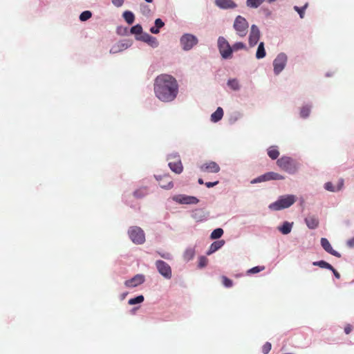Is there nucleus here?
Masks as SVG:
<instances>
[{
	"instance_id": "obj_39",
	"label": "nucleus",
	"mask_w": 354,
	"mask_h": 354,
	"mask_svg": "<svg viewBox=\"0 0 354 354\" xmlns=\"http://www.w3.org/2000/svg\"><path fill=\"white\" fill-rule=\"evenodd\" d=\"M207 263H208V259L205 257L201 256L198 259V267L200 268H203L207 265Z\"/></svg>"
},
{
	"instance_id": "obj_47",
	"label": "nucleus",
	"mask_w": 354,
	"mask_h": 354,
	"mask_svg": "<svg viewBox=\"0 0 354 354\" xmlns=\"http://www.w3.org/2000/svg\"><path fill=\"white\" fill-rule=\"evenodd\" d=\"M164 24V22L160 19H156L155 21V26L158 28H162Z\"/></svg>"
},
{
	"instance_id": "obj_34",
	"label": "nucleus",
	"mask_w": 354,
	"mask_h": 354,
	"mask_svg": "<svg viewBox=\"0 0 354 354\" xmlns=\"http://www.w3.org/2000/svg\"><path fill=\"white\" fill-rule=\"evenodd\" d=\"M144 301V297L142 295H139L135 298L130 299L128 301L129 305H134L137 304H140Z\"/></svg>"
},
{
	"instance_id": "obj_19",
	"label": "nucleus",
	"mask_w": 354,
	"mask_h": 354,
	"mask_svg": "<svg viewBox=\"0 0 354 354\" xmlns=\"http://www.w3.org/2000/svg\"><path fill=\"white\" fill-rule=\"evenodd\" d=\"M344 179L340 178L338 180L337 185L336 187L333 186V183L330 182H328L325 184L324 187L326 190L329 192H337L339 191L344 186Z\"/></svg>"
},
{
	"instance_id": "obj_25",
	"label": "nucleus",
	"mask_w": 354,
	"mask_h": 354,
	"mask_svg": "<svg viewBox=\"0 0 354 354\" xmlns=\"http://www.w3.org/2000/svg\"><path fill=\"white\" fill-rule=\"evenodd\" d=\"M266 50L264 48V43L261 42L259 44V46H258V48H257V50L256 53V57L257 59H262L266 56Z\"/></svg>"
},
{
	"instance_id": "obj_23",
	"label": "nucleus",
	"mask_w": 354,
	"mask_h": 354,
	"mask_svg": "<svg viewBox=\"0 0 354 354\" xmlns=\"http://www.w3.org/2000/svg\"><path fill=\"white\" fill-rule=\"evenodd\" d=\"M292 227V223L286 221L283 223L282 226L279 227L278 229L283 234H288L291 232Z\"/></svg>"
},
{
	"instance_id": "obj_33",
	"label": "nucleus",
	"mask_w": 354,
	"mask_h": 354,
	"mask_svg": "<svg viewBox=\"0 0 354 354\" xmlns=\"http://www.w3.org/2000/svg\"><path fill=\"white\" fill-rule=\"evenodd\" d=\"M223 234V230L221 228H216L211 233L210 237L212 239H219Z\"/></svg>"
},
{
	"instance_id": "obj_31",
	"label": "nucleus",
	"mask_w": 354,
	"mask_h": 354,
	"mask_svg": "<svg viewBox=\"0 0 354 354\" xmlns=\"http://www.w3.org/2000/svg\"><path fill=\"white\" fill-rule=\"evenodd\" d=\"M265 0H247V6L250 8H258Z\"/></svg>"
},
{
	"instance_id": "obj_48",
	"label": "nucleus",
	"mask_w": 354,
	"mask_h": 354,
	"mask_svg": "<svg viewBox=\"0 0 354 354\" xmlns=\"http://www.w3.org/2000/svg\"><path fill=\"white\" fill-rule=\"evenodd\" d=\"M158 254H159L161 257H162V258H164V259H171V255H170V254H169V253H168V252H163V253H161V252H158Z\"/></svg>"
},
{
	"instance_id": "obj_37",
	"label": "nucleus",
	"mask_w": 354,
	"mask_h": 354,
	"mask_svg": "<svg viewBox=\"0 0 354 354\" xmlns=\"http://www.w3.org/2000/svg\"><path fill=\"white\" fill-rule=\"evenodd\" d=\"M310 112V107H308L307 106H303L300 111V115L301 118H306L309 115Z\"/></svg>"
},
{
	"instance_id": "obj_20",
	"label": "nucleus",
	"mask_w": 354,
	"mask_h": 354,
	"mask_svg": "<svg viewBox=\"0 0 354 354\" xmlns=\"http://www.w3.org/2000/svg\"><path fill=\"white\" fill-rule=\"evenodd\" d=\"M305 222L310 229H315L319 225V220L315 216H308L305 218Z\"/></svg>"
},
{
	"instance_id": "obj_12",
	"label": "nucleus",
	"mask_w": 354,
	"mask_h": 354,
	"mask_svg": "<svg viewBox=\"0 0 354 354\" xmlns=\"http://www.w3.org/2000/svg\"><path fill=\"white\" fill-rule=\"evenodd\" d=\"M173 200L180 204H196L198 203V199L194 196L176 195L174 196Z\"/></svg>"
},
{
	"instance_id": "obj_9",
	"label": "nucleus",
	"mask_w": 354,
	"mask_h": 354,
	"mask_svg": "<svg viewBox=\"0 0 354 354\" xmlns=\"http://www.w3.org/2000/svg\"><path fill=\"white\" fill-rule=\"evenodd\" d=\"M287 62V56L284 53H279L273 62L274 72L279 74L285 68Z\"/></svg>"
},
{
	"instance_id": "obj_40",
	"label": "nucleus",
	"mask_w": 354,
	"mask_h": 354,
	"mask_svg": "<svg viewBox=\"0 0 354 354\" xmlns=\"http://www.w3.org/2000/svg\"><path fill=\"white\" fill-rule=\"evenodd\" d=\"M268 181L266 174H264L251 181L252 184Z\"/></svg>"
},
{
	"instance_id": "obj_8",
	"label": "nucleus",
	"mask_w": 354,
	"mask_h": 354,
	"mask_svg": "<svg viewBox=\"0 0 354 354\" xmlns=\"http://www.w3.org/2000/svg\"><path fill=\"white\" fill-rule=\"evenodd\" d=\"M198 43V39L193 35L185 34L180 38V44L183 48L189 50Z\"/></svg>"
},
{
	"instance_id": "obj_32",
	"label": "nucleus",
	"mask_w": 354,
	"mask_h": 354,
	"mask_svg": "<svg viewBox=\"0 0 354 354\" xmlns=\"http://www.w3.org/2000/svg\"><path fill=\"white\" fill-rule=\"evenodd\" d=\"M308 3H306L305 5L301 8H299L297 6H294V10L298 12L300 18L303 19L304 17L305 10L308 8Z\"/></svg>"
},
{
	"instance_id": "obj_30",
	"label": "nucleus",
	"mask_w": 354,
	"mask_h": 354,
	"mask_svg": "<svg viewBox=\"0 0 354 354\" xmlns=\"http://www.w3.org/2000/svg\"><path fill=\"white\" fill-rule=\"evenodd\" d=\"M313 264L314 266H319L322 268H326V269H328V270L333 269V266L330 263H328L326 261H323V260L319 261H315L313 263Z\"/></svg>"
},
{
	"instance_id": "obj_36",
	"label": "nucleus",
	"mask_w": 354,
	"mask_h": 354,
	"mask_svg": "<svg viewBox=\"0 0 354 354\" xmlns=\"http://www.w3.org/2000/svg\"><path fill=\"white\" fill-rule=\"evenodd\" d=\"M142 32V28L139 24H137V25L131 27V32L132 34H134L136 35H141Z\"/></svg>"
},
{
	"instance_id": "obj_51",
	"label": "nucleus",
	"mask_w": 354,
	"mask_h": 354,
	"mask_svg": "<svg viewBox=\"0 0 354 354\" xmlns=\"http://www.w3.org/2000/svg\"><path fill=\"white\" fill-rule=\"evenodd\" d=\"M330 270H331L335 277L337 278V279H339L340 278V274L333 267V269H330Z\"/></svg>"
},
{
	"instance_id": "obj_1",
	"label": "nucleus",
	"mask_w": 354,
	"mask_h": 354,
	"mask_svg": "<svg viewBox=\"0 0 354 354\" xmlns=\"http://www.w3.org/2000/svg\"><path fill=\"white\" fill-rule=\"evenodd\" d=\"M153 90L158 100L164 102H170L177 97L178 84L173 76L161 74L155 79Z\"/></svg>"
},
{
	"instance_id": "obj_24",
	"label": "nucleus",
	"mask_w": 354,
	"mask_h": 354,
	"mask_svg": "<svg viewBox=\"0 0 354 354\" xmlns=\"http://www.w3.org/2000/svg\"><path fill=\"white\" fill-rule=\"evenodd\" d=\"M268 155L272 160L277 159L279 156V151L277 147L275 146L269 147L268 149Z\"/></svg>"
},
{
	"instance_id": "obj_14",
	"label": "nucleus",
	"mask_w": 354,
	"mask_h": 354,
	"mask_svg": "<svg viewBox=\"0 0 354 354\" xmlns=\"http://www.w3.org/2000/svg\"><path fill=\"white\" fill-rule=\"evenodd\" d=\"M260 31L256 25L251 26V30L249 35V44L250 46H254L259 40Z\"/></svg>"
},
{
	"instance_id": "obj_44",
	"label": "nucleus",
	"mask_w": 354,
	"mask_h": 354,
	"mask_svg": "<svg viewBox=\"0 0 354 354\" xmlns=\"http://www.w3.org/2000/svg\"><path fill=\"white\" fill-rule=\"evenodd\" d=\"M272 348V345L270 342H266L263 346H262V352L263 354H268Z\"/></svg>"
},
{
	"instance_id": "obj_38",
	"label": "nucleus",
	"mask_w": 354,
	"mask_h": 354,
	"mask_svg": "<svg viewBox=\"0 0 354 354\" xmlns=\"http://www.w3.org/2000/svg\"><path fill=\"white\" fill-rule=\"evenodd\" d=\"M222 283L223 286L226 288H230L233 286V281L230 279L227 278L225 276H223L221 277Z\"/></svg>"
},
{
	"instance_id": "obj_28",
	"label": "nucleus",
	"mask_w": 354,
	"mask_h": 354,
	"mask_svg": "<svg viewBox=\"0 0 354 354\" xmlns=\"http://www.w3.org/2000/svg\"><path fill=\"white\" fill-rule=\"evenodd\" d=\"M195 256V250L193 248H188L185 250L183 257L184 259L189 261Z\"/></svg>"
},
{
	"instance_id": "obj_17",
	"label": "nucleus",
	"mask_w": 354,
	"mask_h": 354,
	"mask_svg": "<svg viewBox=\"0 0 354 354\" xmlns=\"http://www.w3.org/2000/svg\"><path fill=\"white\" fill-rule=\"evenodd\" d=\"M137 39L142 40L147 44H149L151 46L156 48L158 45V42L157 39L149 35L148 33H145L143 35H141L139 37H136Z\"/></svg>"
},
{
	"instance_id": "obj_13",
	"label": "nucleus",
	"mask_w": 354,
	"mask_h": 354,
	"mask_svg": "<svg viewBox=\"0 0 354 354\" xmlns=\"http://www.w3.org/2000/svg\"><path fill=\"white\" fill-rule=\"evenodd\" d=\"M200 169L203 172L218 173L220 171V167L216 162L210 161L201 165Z\"/></svg>"
},
{
	"instance_id": "obj_16",
	"label": "nucleus",
	"mask_w": 354,
	"mask_h": 354,
	"mask_svg": "<svg viewBox=\"0 0 354 354\" xmlns=\"http://www.w3.org/2000/svg\"><path fill=\"white\" fill-rule=\"evenodd\" d=\"M321 245H322V248L329 254H330L336 257H338V258L341 257V254L339 252H337V251H335V250H333V248H332L330 243H329V241H328L327 239L322 238L321 239Z\"/></svg>"
},
{
	"instance_id": "obj_26",
	"label": "nucleus",
	"mask_w": 354,
	"mask_h": 354,
	"mask_svg": "<svg viewBox=\"0 0 354 354\" xmlns=\"http://www.w3.org/2000/svg\"><path fill=\"white\" fill-rule=\"evenodd\" d=\"M267 176L268 181L271 180H283L285 178L283 176L273 171L266 173Z\"/></svg>"
},
{
	"instance_id": "obj_5",
	"label": "nucleus",
	"mask_w": 354,
	"mask_h": 354,
	"mask_svg": "<svg viewBox=\"0 0 354 354\" xmlns=\"http://www.w3.org/2000/svg\"><path fill=\"white\" fill-rule=\"evenodd\" d=\"M218 48L219 52L224 59H230L232 57V48L228 41L223 37H219L218 39Z\"/></svg>"
},
{
	"instance_id": "obj_54",
	"label": "nucleus",
	"mask_w": 354,
	"mask_h": 354,
	"mask_svg": "<svg viewBox=\"0 0 354 354\" xmlns=\"http://www.w3.org/2000/svg\"><path fill=\"white\" fill-rule=\"evenodd\" d=\"M198 183H199V184H201V185L203 184V179H202V178H199V179H198Z\"/></svg>"
},
{
	"instance_id": "obj_42",
	"label": "nucleus",
	"mask_w": 354,
	"mask_h": 354,
	"mask_svg": "<svg viewBox=\"0 0 354 354\" xmlns=\"http://www.w3.org/2000/svg\"><path fill=\"white\" fill-rule=\"evenodd\" d=\"M264 270L263 266H256L250 269L248 272L249 274H256Z\"/></svg>"
},
{
	"instance_id": "obj_18",
	"label": "nucleus",
	"mask_w": 354,
	"mask_h": 354,
	"mask_svg": "<svg viewBox=\"0 0 354 354\" xmlns=\"http://www.w3.org/2000/svg\"><path fill=\"white\" fill-rule=\"evenodd\" d=\"M216 5L223 9L234 8L236 3L232 0H215Z\"/></svg>"
},
{
	"instance_id": "obj_57",
	"label": "nucleus",
	"mask_w": 354,
	"mask_h": 354,
	"mask_svg": "<svg viewBox=\"0 0 354 354\" xmlns=\"http://www.w3.org/2000/svg\"><path fill=\"white\" fill-rule=\"evenodd\" d=\"M126 295H127V294H123V295H122V299H124V298L125 297Z\"/></svg>"
},
{
	"instance_id": "obj_41",
	"label": "nucleus",
	"mask_w": 354,
	"mask_h": 354,
	"mask_svg": "<svg viewBox=\"0 0 354 354\" xmlns=\"http://www.w3.org/2000/svg\"><path fill=\"white\" fill-rule=\"evenodd\" d=\"M245 48V45L243 42H236L232 46V51L233 50H239L241 49H244Z\"/></svg>"
},
{
	"instance_id": "obj_56",
	"label": "nucleus",
	"mask_w": 354,
	"mask_h": 354,
	"mask_svg": "<svg viewBox=\"0 0 354 354\" xmlns=\"http://www.w3.org/2000/svg\"><path fill=\"white\" fill-rule=\"evenodd\" d=\"M145 1H147V3H151L153 2V0H145Z\"/></svg>"
},
{
	"instance_id": "obj_21",
	"label": "nucleus",
	"mask_w": 354,
	"mask_h": 354,
	"mask_svg": "<svg viewBox=\"0 0 354 354\" xmlns=\"http://www.w3.org/2000/svg\"><path fill=\"white\" fill-rule=\"evenodd\" d=\"M224 243L225 241L223 240H218L213 242L211 244L208 251L207 252V254L210 255L213 254L214 252L219 250L224 245Z\"/></svg>"
},
{
	"instance_id": "obj_11",
	"label": "nucleus",
	"mask_w": 354,
	"mask_h": 354,
	"mask_svg": "<svg viewBox=\"0 0 354 354\" xmlns=\"http://www.w3.org/2000/svg\"><path fill=\"white\" fill-rule=\"evenodd\" d=\"M145 278L143 274H138L131 279L125 281L124 285L127 288H135L142 284L145 282Z\"/></svg>"
},
{
	"instance_id": "obj_29",
	"label": "nucleus",
	"mask_w": 354,
	"mask_h": 354,
	"mask_svg": "<svg viewBox=\"0 0 354 354\" xmlns=\"http://www.w3.org/2000/svg\"><path fill=\"white\" fill-rule=\"evenodd\" d=\"M227 85L231 89L234 91H238L240 88L239 81L236 79L229 80L227 82Z\"/></svg>"
},
{
	"instance_id": "obj_27",
	"label": "nucleus",
	"mask_w": 354,
	"mask_h": 354,
	"mask_svg": "<svg viewBox=\"0 0 354 354\" xmlns=\"http://www.w3.org/2000/svg\"><path fill=\"white\" fill-rule=\"evenodd\" d=\"M123 17L128 24H132L134 21V15L131 11H125L123 13Z\"/></svg>"
},
{
	"instance_id": "obj_3",
	"label": "nucleus",
	"mask_w": 354,
	"mask_h": 354,
	"mask_svg": "<svg viewBox=\"0 0 354 354\" xmlns=\"http://www.w3.org/2000/svg\"><path fill=\"white\" fill-rule=\"evenodd\" d=\"M277 165L281 169L289 174H295L298 168V164L297 162L288 156H282L278 159Z\"/></svg>"
},
{
	"instance_id": "obj_7",
	"label": "nucleus",
	"mask_w": 354,
	"mask_h": 354,
	"mask_svg": "<svg viewBox=\"0 0 354 354\" xmlns=\"http://www.w3.org/2000/svg\"><path fill=\"white\" fill-rule=\"evenodd\" d=\"M156 266L158 272L167 279H170L172 277V272L170 266L162 260L156 261Z\"/></svg>"
},
{
	"instance_id": "obj_53",
	"label": "nucleus",
	"mask_w": 354,
	"mask_h": 354,
	"mask_svg": "<svg viewBox=\"0 0 354 354\" xmlns=\"http://www.w3.org/2000/svg\"><path fill=\"white\" fill-rule=\"evenodd\" d=\"M347 245L351 248L354 246V237L347 241Z\"/></svg>"
},
{
	"instance_id": "obj_22",
	"label": "nucleus",
	"mask_w": 354,
	"mask_h": 354,
	"mask_svg": "<svg viewBox=\"0 0 354 354\" xmlns=\"http://www.w3.org/2000/svg\"><path fill=\"white\" fill-rule=\"evenodd\" d=\"M223 116V109L221 107H218L217 109L211 115V120L214 122H217L222 119Z\"/></svg>"
},
{
	"instance_id": "obj_15",
	"label": "nucleus",
	"mask_w": 354,
	"mask_h": 354,
	"mask_svg": "<svg viewBox=\"0 0 354 354\" xmlns=\"http://www.w3.org/2000/svg\"><path fill=\"white\" fill-rule=\"evenodd\" d=\"M159 185L166 189H171L174 187V184L171 178L169 175H164L157 178Z\"/></svg>"
},
{
	"instance_id": "obj_6",
	"label": "nucleus",
	"mask_w": 354,
	"mask_h": 354,
	"mask_svg": "<svg viewBox=\"0 0 354 354\" xmlns=\"http://www.w3.org/2000/svg\"><path fill=\"white\" fill-rule=\"evenodd\" d=\"M234 28L237 32L238 35L243 37H245L248 32V23L247 22L246 19L241 17L238 16L235 19L234 23Z\"/></svg>"
},
{
	"instance_id": "obj_46",
	"label": "nucleus",
	"mask_w": 354,
	"mask_h": 354,
	"mask_svg": "<svg viewBox=\"0 0 354 354\" xmlns=\"http://www.w3.org/2000/svg\"><path fill=\"white\" fill-rule=\"evenodd\" d=\"M112 3L116 7H120L124 3V0H111Z\"/></svg>"
},
{
	"instance_id": "obj_10",
	"label": "nucleus",
	"mask_w": 354,
	"mask_h": 354,
	"mask_svg": "<svg viewBox=\"0 0 354 354\" xmlns=\"http://www.w3.org/2000/svg\"><path fill=\"white\" fill-rule=\"evenodd\" d=\"M169 160H170L169 162V167L171 171L176 174H180L183 170V167L179 156L176 154L170 155Z\"/></svg>"
},
{
	"instance_id": "obj_35",
	"label": "nucleus",
	"mask_w": 354,
	"mask_h": 354,
	"mask_svg": "<svg viewBox=\"0 0 354 354\" xmlns=\"http://www.w3.org/2000/svg\"><path fill=\"white\" fill-rule=\"evenodd\" d=\"M92 16V13L89 10H86L82 12L80 15V20L82 21H85L90 19Z\"/></svg>"
},
{
	"instance_id": "obj_49",
	"label": "nucleus",
	"mask_w": 354,
	"mask_h": 354,
	"mask_svg": "<svg viewBox=\"0 0 354 354\" xmlns=\"http://www.w3.org/2000/svg\"><path fill=\"white\" fill-rule=\"evenodd\" d=\"M218 183V181H216V182H207L205 183V185L208 188H210V187H212L214 186H215L216 185H217Z\"/></svg>"
},
{
	"instance_id": "obj_50",
	"label": "nucleus",
	"mask_w": 354,
	"mask_h": 354,
	"mask_svg": "<svg viewBox=\"0 0 354 354\" xmlns=\"http://www.w3.org/2000/svg\"><path fill=\"white\" fill-rule=\"evenodd\" d=\"M160 28H157L156 26H153V27H151L150 28V31L151 32L153 33V34H158L159 33L160 30H159Z\"/></svg>"
},
{
	"instance_id": "obj_4",
	"label": "nucleus",
	"mask_w": 354,
	"mask_h": 354,
	"mask_svg": "<svg viewBox=\"0 0 354 354\" xmlns=\"http://www.w3.org/2000/svg\"><path fill=\"white\" fill-rule=\"evenodd\" d=\"M131 240L136 244L140 245L145 241L144 231L138 226L131 227L128 231Z\"/></svg>"
},
{
	"instance_id": "obj_55",
	"label": "nucleus",
	"mask_w": 354,
	"mask_h": 354,
	"mask_svg": "<svg viewBox=\"0 0 354 354\" xmlns=\"http://www.w3.org/2000/svg\"><path fill=\"white\" fill-rule=\"evenodd\" d=\"M110 53H116V50H114V48H112L110 50Z\"/></svg>"
},
{
	"instance_id": "obj_52",
	"label": "nucleus",
	"mask_w": 354,
	"mask_h": 354,
	"mask_svg": "<svg viewBox=\"0 0 354 354\" xmlns=\"http://www.w3.org/2000/svg\"><path fill=\"white\" fill-rule=\"evenodd\" d=\"M351 330H352V327L350 325H347L344 328V332L346 334H349L351 333Z\"/></svg>"
},
{
	"instance_id": "obj_2",
	"label": "nucleus",
	"mask_w": 354,
	"mask_h": 354,
	"mask_svg": "<svg viewBox=\"0 0 354 354\" xmlns=\"http://www.w3.org/2000/svg\"><path fill=\"white\" fill-rule=\"evenodd\" d=\"M296 201L294 195H286L280 197L277 201L271 203L269 208L272 210L278 211L290 207Z\"/></svg>"
},
{
	"instance_id": "obj_45",
	"label": "nucleus",
	"mask_w": 354,
	"mask_h": 354,
	"mask_svg": "<svg viewBox=\"0 0 354 354\" xmlns=\"http://www.w3.org/2000/svg\"><path fill=\"white\" fill-rule=\"evenodd\" d=\"M146 194H147V192H146L145 189H144V190H142V189L136 190L133 193L134 196L136 197H138V198H141L143 196H145Z\"/></svg>"
},
{
	"instance_id": "obj_43",
	"label": "nucleus",
	"mask_w": 354,
	"mask_h": 354,
	"mask_svg": "<svg viewBox=\"0 0 354 354\" xmlns=\"http://www.w3.org/2000/svg\"><path fill=\"white\" fill-rule=\"evenodd\" d=\"M140 11L144 15H149L151 10L149 9V6L145 4L140 5Z\"/></svg>"
}]
</instances>
